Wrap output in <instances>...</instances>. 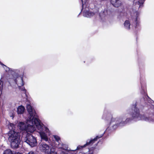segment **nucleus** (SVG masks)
I'll return each instance as SVG.
<instances>
[{
  "label": "nucleus",
  "instance_id": "nucleus-1",
  "mask_svg": "<svg viewBox=\"0 0 154 154\" xmlns=\"http://www.w3.org/2000/svg\"><path fill=\"white\" fill-rule=\"evenodd\" d=\"M26 108L29 116L26 120V124L22 122H19L21 128L26 132L32 133L36 130V128L41 139L50 143V140L47 136V135L50 136L51 134L49 129L44 125L40 120L35 117L36 115L35 110L29 104H27Z\"/></svg>",
  "mask_w": 154,
  "mask_h": 154
},
{
  "label": "nucleus",
  "instance_id": "nucleus-2",
  "mask_svg": "<svg viewBox=\"0 0 154 154\" xmlns=\"http://www.w3.org/2000/svg\"><path fill=\"white\" fill-rule=\"evenodd\" d=\"M102 118L107 121L111 119L110 124L112 125L113 129H116L119 126L124 125L129 121L130 119L129 118H127L125 121V119L123 116L119 118H113L112 116L108 113H104L102 116Z\"/></svg>",
  "mask_w": 154,
  "mask_h": 154
},
{
  "label": "nucleus",
  "instance_id": "nucleus-3",
  "mask_svg": "<svg viewBox=\"0 0 154 154\" xmlns=\"http://www.w3.org/2000/svg\"><path fill=\"white\" fill-rule=\"evenodd\" d=\"M8 135V140L11 143V147L13 148H17L20 141L18 133L14 131H10Z\"/></svg>",
  "mask_w": 154,
  "mask_h": 154
},
{
  "label": "nucleus",
  "instance_id": "nucleus-4",
  "mask_svg": "<svg viewBox=\"0 0 154 154\" xmlns=\"http://www.w3.org/2000/svg\"><path fill=\"white\" fill-rule=\"evenodd\" d=\"M18 126L20 127V129L22 131H23L24 133H27L26 135V136L25 139V141L31 147H33L37 145V142L35 138L32 136L31 134L29 133H30L29 132H26L25 130H22L20 128V127L19 125V123H18Z\"/></svg>",
  "mask_w": 154,
  "mask_h": 154
},
{
  "label": "nucleus",
  "instance_id": "nucleus-5",
  "mask_svg": "<svg viewBox=\"0 0 154 154\" xmlns=\"http://www.w3.org/2000/svg\"><path fill=\"white\" fill-rule=\"evenodd\" d=\"M9 81L10 82H14L17 85L19 88L20 89H21L22 91L25 90L24 87H22L21 89L20 88V87L24 85L23 78L21 77L16 74L14 75L12 77L10 78Z\"/></svg>",
  "mask_w": 154,
  "mask_h": 154
},
{
  "label": "nucleus",
  "instance_id": "nucleus-6",
  "mask_svg": "<svg viewBox=\"0 0 154 154\" xmlns=\"http://www.w3.org/2000/svg\"><path fill=\"white\" fill-rule=\"evenodd\" d=\"M134 112L132 115L133 119L136 120H143L145 121H149V119L144 115H141L139 113V110L137 109L136 106L134 107Z\"/></svg>",
  "mask_w": 154,
  "mask_h": 154
},
{
  "label": "nucleus",
  "instance_id": "nucleus-7",
  "mask_svg": "<svg viewBox=\"0 0 154 154\" xmlns=\"http://www.w3.org/2000/svg\"><path fill=\"white\" fill-rule=\"evenodd\" d=\"M53 137L56 142H51L50 143V145L54 148H58V149H62L63 144L61 142L60 137L57 135H54Z\"/></svg>",
  "mask_w": 154,
  "mask_h": 154
},
{
  "label": "nucleus",
  "instance_id": "nucleus-8",
  "mask_svg": "<svg viewBox=\"0 0 154 154\" xmlns=\"http://www.w3.org/2000/svg\"><path fill=\"white\" fill-rule=\"evenodd\" d=\"M39 148L41 151L45 154H48L51 150L49 146L44 142L41 143L39 145Z\"/></svg>",
  "mask_w": 154,
  "mask_h": 154
},
{
  "label": "nucleus",
  "instance_id": "nucleus-9",
  "mask_svg": "<svg viewBox=\"0 0 154 154\" xmlns=\"http://www.w3.org/2000/svg\"><path fill=\"white\" fill-rule=\"evenodd\" d=\"M102 136V135H100V136H97L94 139L91 140H90L89 141L87 140V143L85 144L83 146L79 145L77 147L76 149L78 150L82 149L84 147L86 146H88L89 145H91L93 143H94L95 141L97 140V139L101 137Z\"/></svg>",
  "mask_w": 154,
  "mask_h": 154
},
{
  "label": "nucleus",
  "instance_id": "nucleus-10",
  "mask_svg": "<svg viewBox=\"0 0 154 154\" xmlns=\"http://www.w3.org/2000/svg\"><path fill=\"white\" fill-rule=\"evenodd\" d=\"M81 1L82 3V11H83V15L87 17H90L94 15V13L90 12L88 7L85 8H84V5L83 4V1L82 0H81Z\"/></svg>",
  "mask_w": 154,
  "mask_h": 154
},
{
  "label": "nucleus",
  "instance_id": "nucleus-11",
  "mask_svg": "<svg viewBox=\"0 0 154 154\" xmlns=\"http://www.w3.org/2000/svg\"><path fill=\"white\" fill-rule=\"evenodd\" d=\"M112 5L116 7H118L121 5V2L119 0H111Z\"/></svg>",
  "mask_w": 154,
  "mask_h": 154
},
{
  "label": "nucleus",
  "instance_id": "nucleus-12",
  "mask_svg": "<svg viewBox=\"0 0 154 154\" xmlns=\"http://www.w3.org/2000/svg\"><path fill=\"white\" fill-rule=\"evenodd\" d=\"M145 0H134V2L136 6L138 8L141 7Z\"/></svg>",
  "mask_w": 154,
  "mask_h": 154
},
{
  "label": "nucleus",
  "instance_id": "nucleus-13",
  "mask_svg": "<svg viewBox=\"0 0 154 154\" xmlns=\"http://www.w3.org/2000/svg\"><path fill=\"white\" fill-rule=\"evenodd\" d=\"M24 110V107L23 106H20L17 109V112L18 114H22L23 113Z\"/></svg>",
  "mask_w": 154,
  "mask_h": 154
},
{
  "label": "nucleus",
  "instance_id": "nucleus-14",
  "mask_svg": "<svg viewBox=\"0 0 154 154\" xmlns=\"http://www.w3.org/2000/svg\"><path fill=\"white\" fill-rule=\"evenodd\" d=\"M124 26L126 29L128 30L130 28V22L128 20H126L124 23Z\"/></svg>",
  "mask_w": 154,
  "mask_h": 154
},
{
  "label": "nucleus",
  "instance_id": "nucleus-15",
  "mask_svg": "<svg viewBox=\"0 0 154 154\" xmlns=\"http://www.w3.org/2000/svg\"><path fill=\"white\" fill-rule=\"evenodd\" d=\"M8 128L10 131H14V129L15 128V125L11 123H9L8 125Z\"/></svg>",
  "mask_w": 154,
  "mask_h": 154
},
{
  "label": "nucleus",
  "instance_id": "nucleus-16",
  "mask_svg": "<svg viewBox=\"0 0 154 154\" xmlns=\"http://www.w3.org/2000/svg\"><path fill=\"white\" fill-rule=\"evenodd\" d=\"M60 153V154H70L72 152L74 151L75 150H72L69 151H68L66 150H63Z\"/></svg>",
  "mask_w": 154,
  "mask_h": 154
},
{
  "label": "nucleus",
  "instance_id": "nucleus-17",
  "mask_svg": "<svg viewBox=\"0 0 154 154\" xmlns=\"http://www.w3.org/2000/svg\"><path fill=\"white\" fill-rule=\"evenodd\" d=\"M3 154H14V153L11 149H8L4 151Z\"/></svg>",
  "mask_w": 154,
  "mask_h": 154
},
{
  "label": "nucleus",
  "instance_id": "nucleus-18",
  "mask_svg": "<svg viewBox=\"0 0 154 154\" xmlns=\"http://www.w3.org/2000/svg\"><path fill=\"white\" fill-rule=\"evenodd\" d=\"M94 151L92 150L91 149L90 150H89V151L86 153H83L81 152L79 153L78 154H94Z\"/></svg>",
  "mask_w": 154,
  "mask_h": 154
},
{
  "label": "nucleus",
  "instance_id": "nucleus-19",
  "mask_svg": "<svg viewBox=\"0 0 154 154\" xmlns=\"http://www.w3.org/2000/svg\"><path fill=\"white\" fill-rule=\"evenodd\" d=\"M137 15H138V14L137 13H136V15L137 17H135V18L134 19V23H136V24H137V21H138V18H137Z\"/></svg>",
  "mask_w": 154,
  "mask_h": 154
},
{
  "label": "nucleus",
  "instance_id": "nucleus-20",
  "mask_svg": "<svg viewBox=\"0 0 154 154\" xmlns=\"http://www.w3.org/2000/svg\"><path fill=\"white\" fill-rule=\"evenodd\" d=\"M50 152V154H57V152L54 151H53L51 149Z\"/></svg>",
  "mask_w": 154,
  "mask_h": 154
},
{
  "label": "nucleus",
  "instance_id": "nucleus-21",
  "mask_svg": "<svg viewBox=\"0 0 154 154\" xmlns=\"http://www.w3.org/2000/svg\"><path fill=\"white\" fill-rule=\"evenodd\" d=\"M28 154H35L34 152L31 151Z\"/></svg>",
  "mask_w": 154,
  "mask_h": 154
},
{
  "label": "nucleus",
  "instance_id": "nucleus-22",
  "mask_svg": "<svg viewBox=\"0 0 154 154\" xmlns=\"http://www.w3.org/2000/svg\"><path fill=\"white\" fill-rule=\"evenodd\" d=\"M14 154H22V153L18 152H16Z\"/></svg>",
  "mask_w": 154,
  "mask_h": 154
},
{
  "label": "nucleus",
  "instance_id": "nucleus-23",
  "mask_svg": "<svg viewBox=\"0 0 154 154\" xmlns=\"http://www.w3.org/2000/svg\"><path fill=\"white\" fill-rule=\"evenodd\" d=\"M136 26H135V27H136V26H137V24H136Z\"/></svg>",
  "mask_w": 154,
  "mask_h": 154
},
{
  "label": "nucleus",
  "instance_id": "nucleus-24",
  "mask_svg": "<svg viewBox=\"0 0 154 154\" xmlns=\"http://www.w3.org/2000/svg\"><path fill=\"white\" fill-rule=\"evenodd\" d=\"M147 97L149 98V97H148V96H147Z\"/></svg>",
  "mask_w": 154,
  "mask_h": 154
}]
</instances>
